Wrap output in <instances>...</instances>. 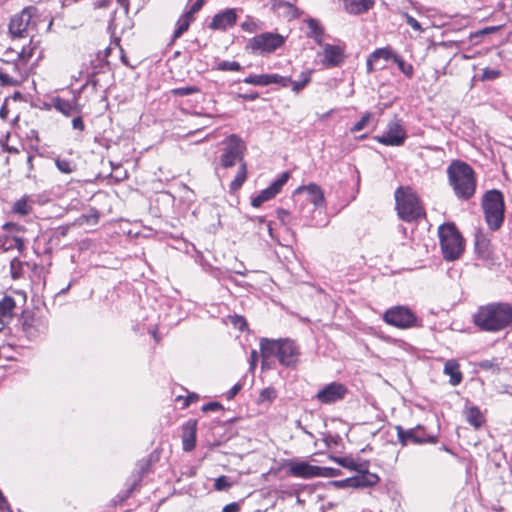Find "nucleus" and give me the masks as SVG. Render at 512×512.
<instances>
[{"label": "nucleus", "mask_w": 512, "mask_h": 512, "mask_svg": "<svg viewBox=\"0 0 512 512\" xmlns=\"http://www.w3.org/2000/svg\"><path fill=\"white\" fill-rule=\"evenodd\" d=\"M251 360H250V369H254L255 365H256V361L258 359V354H257V351L256 350H252L251 352Z\"/></svg>", "instance_id": "69168bd1"}, {"label": "nucleus", "mask_w": 512, "mask_h": 512, "mask_svg": "<svg viewBox=\"0 0 512 512\" xmlns=\"http://www.w3.org/2000/svg\"><path fill=\"white\" fill-rule=\"evenodd\" d=\"M239 510L240 505L236 502H233L224 506L222 512H238Z\"/></svg>", "instance_id": "680f3d73"}, {"label": "nucleus", "mask_w": 512, "mask_h": 512, "mask_svg": "<svg viewBox=\"0 0 512 512\" xmlns=\"http://www.w3.org/2000/svg\"><path fill=\"white\" fill-rule=\"evenodd\" d=\"M370 119H371V113H369V112L365 113L361 117V119L357 123H355L354 126L351 128V132L355 133V132H359V131L363 130L370 122Z\"/></svg>", "instance_id": "a19ab883"}, {"label": "nucleus", "mask_w": 512, "mask_h": 512, "mask_svg": "<svg viewBox=\"0 0 512 512\" xmlns=\"http://www.w3.org/2000/svg\"><path fill=\"white\" fill-rule=\"evenodd\" d=\"M268 78H266V74L260 75H249L246 77L243 82L246 84L256 85V86H268Z\"/></svg>", "instance_id": "e433bc0d"}, {"label": "nucleus", "mask_w": 512, "mask_h": 512, "mask_svg": "<svg viewBox=\"0 0 512 512\" xmlns=\"http://www.w3.org/2000/svg\"><path fill=\"white\" fill-rule=\"evenodd\" d=\"M473 324L483 332L498 333L512 328V303L490 302L477 308Z\"/></svg>", "instance_id": "f257e3e1"}, {"label": "nucleus", "mask_w": 512, "mask_h": 512, "mask_svg": "<svg viewBox=\"0 0 512 512\" xmlns=\"http://www.w3.org/2000/svg\"><path fill=\"white\" fill-rule=\"evenodd\" d=\"M330 459L344 468L357 470V464L351 457H337L331 455Z\"/></svg>", "instance_id": "473e14b6"}, {"label": "nucleus", "mask_w": 512, "mask_h": 512, "mask_svg": "<svg viewBox=\"0 0 512 512\" xmlns=\"http://www.w3.org/2000/svg\"><path fill=\"white\" fill-rule=\"evenodd\" d=\"M4 61L8 64V66L10 68L8 70L9 73L11 72L13 75H16V76H19V77L22 78V70H23V66L25 64H22L18 60V58L16 60L12 61V62H10L8 59H6Z\"/></svg>", "instance_id": "58836bf2"}, {"label": "nucleus", "mask_w": 512, "mask_h": 512, "mask_svg": "<svg viewBox=\"0 0 512 512\" xmlns=\"http://www.w3.org/2000/svg\"><path fill=\"white\" fill-rule=\"evenodd\" d=\"M224 143L225 147L220 156V165L223 168L233 167L237 162L245 163L243 161L245 144L237 135L228 136Z\"/></svg>", "instance_id": "1a4fd4ad"}, {"label": "nucleus", "mask_w": 512, "mask_h": 512, "mask_svg": "<svg viewBox=\"0 0 512 512\" xmlns=\"http://www.w3.org/2000/svg\"><path fill=\"white\" fill-rule=\"evenodd\" d=\"M53 107L65 116H72L81 112V106L78 104L76 98L72 100H65L60 97L52 99Z\"/></svg>", "instance_id": "6ab92c4d"}, {"label": "nucleus", "mask_w": 512, "mask_h": 512, "mask_svg": "<svg viewBox=\"0 0 512 512\" xmlns=\"http://www.w3.org/2000/svg\"><path fill=\"white\" fill-rule=\"evenodd\" d=\"M236 20L235 9H226L213 17L209 27L213 30H227L236 23Z\"/></svg>", "instance_id": "dca6fc26"}, {"label": "nucleus", "mask_w": 512, "mask_h": 512, "mask_svg": "<svg viewBox=\"0 0 512 512\" xmlns=\"http://www.w3.org/2000/svg\"><path fill=\"white\" fill-rule=\"evenodd\" d=\"M193 20L183 14L177 21L175 31L173 33V40L179 38L184 32H186Z\"/></svg>", "instance_id": "cd10ccee"}, {"label": "nucleus", "mask_w": 512, "mask_h": 512, "mask_svg": "<svg viewBox=\"0 0 512 512\" xmlns=\"http://www.w3.org/2000/svg\"><path fill=\"white\" fill-rule=\"evenodd\" d=\"M72 126L74 129L83 131L85 128L84 122L81 116H77L72 120Z\"/></svg>", "instance_id": "13d9d810"}, {"label": "nucleus", "mask_w": 512, "mask_h": 512, "mask_svg": "<svg viewBox=\"0 0 512 512\" xmlns=\"http://www.w3.org/2000/svg\"><path fill=\"white\" fill-rule=\"evenodd\" d=\"M482 207L487 224L491 229L497 230L504 219V201L501 192L488 191L483 197Z\"/></svg>", "instance_id": "0eeeda50"}, {"label": "nucleus", "mask_w": 512, "mask_h": 512, "mask_svg": "<svg viewBox=\"0 0 512 512\" xmlns=\"http://www.w3.org/2000/svg\"><path fill=\"white\" fill-rule=\"evenodd\" d=\"M500 76V71L497 69L485 68L482 73V80H494Z\"/></svg>", "instance_id": "09e8293b"}, {"label": "nucleus", "mask_w": 512, "mask_h": 512, "mask_svg": "<svg viewBox=\"0 0 512 512\" xmlns=\"http://www.w3.org/2000/svg\"><path fill=\"white\" fill-rule=\"evenodd\" d=\"M260 401H271L276 398V391L273 388H266L260 393Z\"/></svg>", "instance_id": "3c124183"}, {"label": "nucleus", "mask_w": 512, "mask_h": 512, "mask_svg": "<svg viewBox=\"0 0 512 512\" xmlns=\"http://www.w3.org/2000/svg\"><path fill=\"white\" fill-rule=\"evenodd\" d=\"M21 79L19 76L11 75L8 71L0 70V83L3 86H17Z\"/></svg>", "instance_id": "c756f323"}, {"label": "nucleus", "mask_w": 512, "mask_h": 512, "mask_svg": "<svg viewBox=\"0 0 512 512\" xmlns=\"http://www.w3.org/2000/svg\"><path fill=\"white\" fill-rule=\"evenodd\" d=\"M356 481V488L360 487H372L379 482V477L373 473H364L358 476H354Z\"/></svg>", "instance_id": "a878e982"}, {"label": "nucleus", "mask_w": 512, "mask_h": 512, "mask_svg": "<svg viewBox=\"0 0 512 512\" xmlns=\"http://www.w3.org/2000/svg\"><path fill=\"white\" fill-rule=\"evenodd\" d=\"M159 460V455L156 452L151 453L147 458L139 460L136 464L135 473L131 477V486L128 489V493L135 491L144 475L151 471L152 466Z\"/></svg>", "instance_id": "2eb2a0df"}, {"label": "nucleus", "mask_w": 512, "mask_h": 512, "mask_svg": "<svg viewBox=\"0 0 512 512\" xmlns=\"http://www.w3.org/2000/svg\"><path fill=\"white\" fill-rule=\"evenodd\" d=\"M37 9L33 6L24 8L20 13L14 15L9 23V32L14 37H23L27 31L32 17L36 14Z\"/></svg>", "instance_id": "f8f14e48"}, {"label": "nucleus", "mask_w": 512, "mask_h": 512, "mask_svg": "<svg viewBox=\"0 0 512 512\" xmlns=\"http://www.w3.org/2000/svg\"><path fill=\"white\" fill-rule=\"evenodd\" d=\"M323 440L326 443V445L328 447H330L331 445H337L338 441L340 440V437L339 436L328 435V436H325L323 438Z\"/></svg>", "instance_id": "052dcab7"}, {"label": "nucleus", "mask_w": 512, "mask_h": 512, "mask_svg": "<svg viewBox=\"0 0 512 512\" xmlns=\"http://www.w3.org/2000/svg\"><path fill=\"white\" fill-rule=\"evenodd\" d=\"M293 199L296 205H299V213L307 219L312 211L325 207L324 193L314 183L298 187L293 194Z\"/></svg>", "instance_id": "20e7f679"}, {"label": "nucleus", "mask_w": 512, "mask_h": 512, "mask_svg": "<svg viewBox=\"0 0 512 512\" xmlns=\"http://www.w3.org/2000/svg\"><path fill=\"white\" fill-rule=\"evenodd\" d=\"M247 178V167L246 163H241L238 168V172L234 180L230 184V189L233 191L238 190Z\"/></svg>", "instance_id": "bb28decb"}, {"label": "nucleus", "mask_w": 512, "mask_h": 512, "mask_svg": "<svg viewBox=\"0 0 512 512\" xmlns=\"http://www.w3.org/2000/svg\"><path fill=\"white\" fill-rule=\"evenodd\" d=\"M383 320L394 327L408 329L419 326L415 313L406 306H394L389 308L383 315Z\"/></svg>", "instance_id": "6e6552de"}, {"label": "nucleus", "mask_w": 512, "mask_h": 512, "mask_svg": "<svg viewBox=\"0 0 512 512\" xmlns=\"http://www.w3.org/2000/svg\"><path fill=\"white\" fill-rule=\"evenodd\" d=\"M55 164L63 173L70 174L74 171V165L69 160L57 159Z\"/></svg>", "instance_id": "c03bdc74"}, {"label": "nucleus", "mask_w": 512, "mask_h": 512, "mask_svg": "<svg viewBox=\"0 0 512 512\" xmlns=\"http://www.w3.org/2000/svg\"><path fill=\"white\" fill-rule=\"evenodd\" d=\"M319 466L310 465L307 462H292L289 465V473L292 476L309 479L317 477Z\"/></svg>", "instance_id": "a211bd4d"}, {"label": "nucleus", "mask_w": 512, "mask_h": 512, "mask_svg": "<svg viewBox=\"0 0 512 512\" xmlns=\"http://www.w3.org/2000/svg\"><path fill=\"white\" fill-rule=\"evenodd\" d=\"M214 69L219 70V71H240L242 69V67L239 62L223 60V61H220L215 66Z\"/></svg>", "instance_id": "72a5a7b5"}, {"label": "nucleus", "mask_w": 512, "mask_h": 512, "mask_svg": "<svg viewBox=\"0 0 512 512\" xmlns=\"http://www.w3.org/2000/svg\"><path fill=\"white\" fill-rule=\"evenodd\" d=\"M479 367L484 370H491L497 367L492 360H483L479 363Z\"/></svg>", "instance_id": "bf43d9fd"}, {"label": "nucleus", "mask_w": 512, "mask_h": 512, "mask_svg": "<svg viewBox=\"0 0 512 512\" xmlns=\"http://www.w3.org/2000/svg\"><path fill=\"white\" fill-rule=\"evenodd\" d=\"M277 218L280 220L282 224H288L289 223V212L285 209H278L277 210Z\"/></svg>", "instance_id": "6e6d98bb"}, {"label": "nucleus", "mask_w": 512, "mask_h": 512, "mask_svg": "<svg viewBox=\"0 0 512 512\" xmlns=\"http://www.w3.org/2000/svg\"><path fill=\"white\" fill-rule=\"evenodd\" d=\"M260 350L264 358L276 356L285 367H295L299 361V347L290 339H262Z\"/></svg>", "instance_id": "7ed1b4c3"}, {"label": "nucleus", "mask_w": 512, "mask_h": 512, "mask_svg": "<svg viewBox=\"0 0 512 512\" xmlns=\"http://www.w3.org/2000/svg\"><path fill=\"white\" fill-rule=\"evenodd\" d=\"M448 181L455 195L462 200L470 199L476 190L475 172L467 163L455 160L447 168Z\"/></svg>", "instance_id": "f03ea898"}, {"label": "nucleus", "mask_w": 512, "mask_h": 512, "mask_svg": "<svg viewBox=\"0 0 512 512\" xmlns=\"http://www.w3.org/2000/svg\"><path fill=\"white\" fill-rule=\"evenodd\" d=\"M284 43L285 38L282 35L265 32L254 36L250 40V47L253 51H258L261 54H269L282 47Z\"/></svg>", "instance_id": "9d476101"}, {"label": "nucleus", "mask_w": 512, "mask_h": 512, "mask_svg": "<svg viewBox=\"0 0 512 512\" xmlns=\"http://www.w3.org/2000/svg\"><path fill=\"white\" fill-rule=\"evenodd\" d=\"M196 427L197 421L190 419L182 428V443L185 451H191L196 445Z\"/></svg>", "instance_id": "aec40b11"}, {"label": "nucleus", "mask_w": 512, "mask_h": 512, "mask_svg": "<svg viewBox=\"0 0 512 512\" xmlns=\"http://www.w3.org/2000/svg\"><path fill=\"white\" fill-rule=\"evenodd\" d=\"M345 9L350 14H361L369 10L373 4V0H343Z\"/></svg>", "instance_id": "412c9836"}, {"label": "nucleus", "mask_w": 512, "mask_h": 512, "mask_svg": "<svg viewBox=\"0 0 512 512\" xmlns=\"http://www.w3.org/2000/svg\"><path fill=\"white\" fill-rule=\"evenodd\" d=\"M232 484L228 481L226 476H220L214 481V489L217 491H226L228 490Z\"/></svg>", "instance_id": "79ce46f5"}, {"label": "nucleus", "mask_w": 512, "mask_h": 512, "mask_svg": "<svg viewBox=\"0 0 512 512\" xmlns=\"http://www.w3.org/2000/svg\"><path fill=\"white\" fill-rule=\"evenodd\" d=\"M310 80V72H303L301 73L300 80L293 81L291 79L290 85H292V90L294 92H299L310 82Z\"/></svg>", "instance_id": "2f4dec72"}, {"label": "nucleus", "mask_w": 512, "mask_h": 512, "mask_svg": "<svg viewBox=\"0 0 512 512\" xmlns=\"http://www.w3.org/2000/svg\"><path fill=\"white\" fill-rule=\"evenodd\" d=\"M323 63L328 67H336L344 61V50L339 45L325 44L323 49Z\"/></svg>", "instance_id": "f3484780"}, {"label": "nucleus", "mask_w": 512, "mask_h": 512, "mask_svg": "<svg viewBox=\"0 0 512 512\" xmlns=\"http://www.w3.org/2000/svg\"><path fill=\"white\" fill-rule=\"evenodd\" d=\"M468 416H471V417L481 416V412H480V410L477 407L472 406V407L469 408V415Z\"/></svg>", "instance_id": "338daca9"}, {"label": "nucleus", "mask_w": 512, "mask_h": 512, "mask_svg": "<svg viewBox=\"0 0 512 512\" xmlns=\"http://www.w3.org/2000/svg\"><path fill=\"white\" fill-rule=\"evenodd\" d=\"M203 4L204 0H196V2L187 11H185L184 14L193 20L194 14L201 10Z\"/></svg>", "instance_id": "8fccbe9b"}, {"label": "nucleus", "mask_w": 512, "mask_h": 512, "mask_svg": "<svg viewBox=\"0 0 512 512\" xmlns=\"http://www.w3.org/2000/svg\"><path fill=\"white\" fill-rule=\"evenodd\" d=\"M290 174L288 172H284L281 174L279 178L271 183L266 189L262 190L256 197H254L251 201L253 207H259L264 202L274 198L282 189V187L287 183Z\"/></svg>", "instance_id": "4468645a"}, {"label": "nucleus", "mask_w": 512, "mask_h": 512, "mask_svg": "<svg viewBox=\"0 0 512 512\" xmlns=\"http://www.w3.org/2000/svg\"><path fill=\"white\" fill-rule=\"evenodd\" d=\"M444 374L450 377V384L456 386L462 381V373L460 371L459 363L455 360H448L444 365Z\"/></svg>", "instance_id": "4be33fe9"}, {"label": "nucleus", "mask_w": 512, "mask_h": 512, "mask_svg": "<svg viewBox=\"0 0 512 512\" xmlns=\"http://www.w3.org/2000/svg\"><path fill=\"white\" fill-rule=\"evenodd\" d=\"M241 389L240 384H235L228 392H227V398L231 399L233 398Z\"/></svg>", "instance_id": "0e129e2a"}, {"label": "nucleus", "mask_w": 512, "mask_h": 512, "mask_svg": "<svg viewBox=\"0 0 512 512\" xmlns=\"http://www.w3.org/2000/svg\"><path fill=\"white\" fill-rule=\"evenodd\" d=\"M468 423L475 429H479L485 423V418H467Z\"/></svg>", "instance_id": "4d7b16f0"}, {"label": "nucleus", "mask_w": 512, "mask_h": 512, "mask_svg": "<svg viewBox=\"0 0 512 512\" xmlns=\"http://www.w3.org/2000/svg\"><path fill=\"white\" fill-rule=\"evenodd\" d=\"M24 247V241L20 237H0V251L2 252H7L12 249H17L18 251L22 252Z\"/></svg>", "instance_id": "5701e85b"}, {"label": "nucleus", "mask_w": 512, "mask_h": 512, "mask_svg": "<svg viewBox=\"0 0 512 512\" xmlns=\"http://www.w3.org/2000/svg\"><path fill=\"white\" fill-rule=\"evenodd\" d=\"M488 245H489V242L486 238H484V237L476 238V241H475L476 250L483 256H485L488 253Z\"/></svg>", "instance_id": "49530a36"}, {"label": "nucleus", "mask_w": 512, "mask_h": 512, "mask_svg": "<svg viewBox=\"0 0 512 512\" xmlns=\"http://www.w3.org/2000/svg\"><path fill=\"white\" fill-rule=\"evenodd\" d=\"M12 210L19 215H28L32 210V206L29 204L27 197H23L14 203Z\"/></svg>", "instance_id": "c85d7f7f"}, {"label": "nucleus", "mask_w": 512, "mask_h": 512, "mask_svg": "<svg viewBox=\"0 0 512 512\" xmlns=\"http://www.w3.org/2000/svg\"><path fill=\"white\" fill-rule=\"evenodd\" d=\"M341 474V471L337 468L331 467H320L317 472V477H337Z\"/></svg>", "instance_id": "37998d69"}, {"label": "nucleus", "mask_w": 512, "mask_h": 512, "mask_svg": "<svg viewBox=\"0 0 512 512\" xmlns=\"http://www.w3.org/2000/svg\"><path fill=\"white\" fill-rule=\"evenodd\" d=\"M39 53V56L41 55V51L39 50L38 43L33 42L32 40L27 46H24L20 52H16V56L18 60L22 64H26L29 60L33 58V56L36 53Z\"/></svg>", "instance_id": "b1692460"}, {"label": "nucleus", "mask_w": 512, "mask_h": 512, "mask_svg": "<svg viewBox=\"0 0 512 512\" xmlns=\"http://www.w3.org/2000/svg\"><path fill=\"white\" fill-rule=\"evenodd\" d=\"M224 407L219 402H209L207 404L202 405L201 412L209 413V412H224Z\"/></svg>", "instance_id": "a18cd8bd"}, {"label": "nucleus", "mask_w": 512, "mask_h": 512, "mask_svg": "<svg viewBox=\"0 0 512 512\" xmlns=\"http://www.w3.org/2000/svg\"><path fill=\"white\" fill-rule=\"evenodd\" d=\"M393 61L397 64L399 70L405 74L407 77L411 78L413 76V66L404 61L402 57L399 55L393 56Z\"/></svg>", "instance_id": "7c9ffc66"}, {"label": "nucleus", "mask_w": 512, "mask_h": 512, "mask_svg": "<svg viewBox=\"0 0 512 512\" xmlns=\"http://www.w3.org/2000/svg\"><path fill=\"white\" fill-rule=\"evenodd\" d=\"M307 25L310 29L311 36L315 37L316 39L323 34V29L317 20L311 18L307 21Z\"/></svg>", "instance_id": "ea45409f"}, {"label": "nucleus", "mask_w": 512, "mask_h": 512, "mask_svg": "<svg viewBox=\"0 0 512 512\" xmlns=\"http://www.w3.org/2000/svg\"><path fill=\"white\" fill-rule=\"evenodd\" d=\"M355 477L347 478L344 480L335 481L334 484L339 488L353 487L356 488Z\"/></svg>", "instance_id": "603ef678"}, {"label": "nucleus", "mask_w": 512, "mask_h": 512, "mask_svg": "<svg viewBox=\"0 0 512 512\" xmlns=\"http://www.w3.org/2000/svg\"><path fill=\"white\" fill-rule=\"evenodd\" d=\"M406 138L407 134L401 121L395 117L388 123L385 131L375 139L377 142L386 146H401L404 144Z\"/></svg>", "instance_id": "9b49d317"}, {"label": "nucleus", "mask_w": 512, "mask_h": 512, "mask_svg": "<svg viewBox=\"0 0 512 512\" xmlns=\"http://www.w3.org/2000/svg\"><path fill=\"white\" fill-rule=\"evenodd\" d=\"M241 27L244 31H248L250 33H253L258 29L257 23L252 19H248L245 22H243L241 24Z\"/></svg>", "instance_id": "5fc2aeb1"}, {"label": "nucleus", "mask_w": 512, "mask_h": 512, "mask_svg": "<svg viewBox=\"0 0 512 512\" xmlns=\"http://www.w3.org/2000/svg\"><path fill=\"white\" fill-rule=\"evenodd\" d=\"M403 17L405 18L406 20V23L411 27L413 28L414 30L418 31V32H423L424 29L422 28L421 24L414 18L412 17L411 15H409L408 13H404L403 14Z\"/></svg>", "instance_id": "de8ad7c7"}, {"label": "nucleus", "mask_w": 512, "mask_h": 512, "mask_svg": "<svg viewBox=\"0 0 512 512\" xmlns=\"http://www.w3.org/2000/svg\"><path fill=\"white\" fill-rule=\"evenodd\" d=\"M377 63V61L373 58V56L370 54L368 59H367V62H366V66H367V71L368 73H371L372 71L375 70V64Z\"/></svg>", "instance_id": "e2e57ef3"}, {"label": "nucleus", "mask_w": 512, "mask_h": 512, "mask_svg": "<svg viewBox=\"0 0 512 512\" xmlns=\"http://www.w3.org/2000/svg\"><path fill=\"white\" fill-rule=\"evenodd\" d=\"M348 393L347 387L339 382H332L322 389L316 395L317 400L323 404H332L345 398Z\"/></svg>", "instance_id": "ddd939ff"}, {"label": "nucleus", "mask_w": 512, "mask_h": 512, "mask_svg": "<svg viewBox=\"0 0 512 512\" xmlns=\"http://www.w3.org/2000/svg\"><path fill=\"white\" fill-rule=\"evenodd\" d=\"M438 236L443 257L447 261H454L464 251V240L453 223H445L439 226Z\"/></svg>", "instance_id": "39448f33"}, {"label": "nucleus", "mask_w": 512, "mask_h": 512, "mask_svg": "<svg viewBox=\"0 0 512 512\" xmlns=\"http://www.w3.org/2000/svg\"><path fill=\"white\" fill-rule=\"evenodd\" d=\"M371 55L378 62L380 59H383L385 61H388L390 59L393 60V56L395 54L390 48L385 47L376 49L373 53H371Z\"/></svg>", "instance_id": "f704fd0d"}, {"label": "nucleus", "mask_w": 512, "mask_h": 512, "mask_svg": "<svg viewBox=\"0 0 512 512\" xmlns=\"http://www.w3.org/2000/svg\"><path fill=\"white\" fill-rule=\"evenodd\" d=\"M15 308V301L12 297H4L0 301V322L3 323L10 318Z\"/></svg>", "instance_id": "393cba45"}, {"label": "nucleus", "mask_w": 512, "mask_h": 512, "mask_svg": "<svg viewBox=\"0 0 512 512\" xmlns=\"http://www.w3.org/2000/svg\"><path fill=\"white\" fill-rule=\"evenodd\" d=\"M199 92H200V88L197 86L179 87V88H175L171 91V93L174 96H180V97L188 96V95L199 93Z\"/></svg>", "instance_id": "4c0bfd02"}, {"label": "nucleus", "mask_w": 512, "mask_h": 512, "mask_svg": "<svg viewBox=\"0 0 512 512\" xmlns=\"http://www.w3.org/2000/svg\"><path fill=\"white\" fill-rule=\"evenodd\" d=\"M258 96V93L240 95V97H242L245 100H255L258 98Z\"/></svg>", "instance_id": "774afa93"}, {"label": "nucleus", "mask_w": 512, "mask_h": 512, "mask_svg": "<svg viewBox=\"0 0 512 512\" xmlns=\"http://www.w3.org/2000/svg\"><path fill=\"white\" fill-rule=\"evenodd\" d=\"M395 201L398 215L404 221L411 222L424 215L419 199L410 187H399Z\"/></svg>", "instance_id": "423d86ee"}, {"label": "nucleus", "mask_w": 512, "mask_h": 512, "mask_svg": "<svg viewBox=\"0 0 512 512\" xmlns=\"http://www.w3.org/2000/svg\"><path fill=\"white\" fill-rule=\"evenodd\" d=\"M266 78H268V85L279 84L282 87H288L291 82L290 77H285L278 74H266Z\"/></svg>", "instance_id": "c9c22d12"}, {"label": "nucleus", "mask_w": 512, "mask_h": 512, "mask_svg": "<svg viewBox=\"0 0 512 512\" xmlns=\"http://www.w3.org/2000/svg\"><path fill=\"white\" fill-rule=\"evenodd\" d=\"M195 400H198V395L196 394H190L188 395L187 397L183 398L182 396H178L176 398V402H181L182 403V407L185 408L187 406L190 405L191 402L195 401Z\"/></svg>", "instance_id": "864d4df0"}]
</instances>
